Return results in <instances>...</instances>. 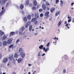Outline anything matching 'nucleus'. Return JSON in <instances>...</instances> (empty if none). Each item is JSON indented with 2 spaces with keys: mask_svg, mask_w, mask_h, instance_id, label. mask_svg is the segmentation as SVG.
<instances>
[{
  "mask_svg": "<svg viewBox=\"0 0 74 74\" xmlns=\"http://www.w3.org/2000/svg\"><path fill=\"white\" fill-rule=\"evenodd\" d=\"M22 60H23V59L22 58H19L18 59L17 62L18 63H21L22 61Z\"/></svg>",
  "mask_w": 74,
  "mask_h": 74,
  "instance_id": "nucleus-8",
  "label": "nucleus"
},
{
  "mask_svg": "<svg viewBox=\"0 0 74 74\" xmlns=\"http://www.w3.org/2000/svg\"><path fill=\"white\" fill-rule=\"evenodd\" d=\"M28 26H29V25L27 24H26V25H25V27L26 28H27V27H28Z\"/></svg>",
  "mask_w": 74,
  "mask_h": 74,
  "instance_id": "nucleus-40",
  "label": "nucleus"
},
{
  "mask_svg": "<svg viewBox=\"0 0 74 74\" xmlns=\"http://www.w3.org/2000/svg\"><path fill=\"white\" fill-rule=\"evenodd\" d=\"M19 52H23V49H22V48H21L19 49Z\"/></svg>",
  "mask_w": 74,
  "mask_h": 74,
  "instance_id": "nucleus-21",
  "label": "nucleus"
},
{
  "mask_svg": "<svg viewBox=\"0 0 74 74\" xmlns=\"http://www.w3.org/2000/svg\"><path fill=\"white\" fill-rule=\"evenodd\" d=\"M12 49H14V47H13V46L12 47Z\"/></svg>",
  "mask_w": 74,
  "mask_h": 74,
  "instance_id": "nucleus-62",
  "label": "nucleus"
},
{
  "mask_svg": "<svg viewBox=\"0 0 74 74\" xmlns=\"http://www.w3.org/2000/svg\"><path fill=\"white\" fill-rule=\"evenodd\" d=\"M3 45L5 46V45H7V42L6 41H4L3 42Z\"/></svg>",
  "mask_w": 74,
  "mask_h": 74,
  "instance_id": "nucleus-12",
  "label": "nucleus"
},
{
  "mask_svg": "<svg viewBox=\"0 0 74 74\" xmlns=\"http://www.w3.org/2000/svg\"><path fill=\"white\" fill-rule=\"evenodd\" d=\"M10 60H12L13 59V56H11L9 58Z\"/></svg>",
  "mask_w": 74,
  "mask_h": 74,
  "instance_id": "nucleus-20",
  "label": "nucleus"
},
{
  "mask_svg": "<svg viewBox=\"0 0 74 74\" xmlns=\"http://www.w3.org/2000/svg\"><path fill=\"white\" fill-rule=\"evenodd\" d=\"M44 55H45V53H44L42 55V56H44Z\"/></svg>",
  "mask_w": 74,
  "mask_h": 74,
  "instance_id": "nucleus-60",
  "label": "nucleus"
},
{
  "mask_svg": "<svg viewBox=\"0 0 74 74\" xmlns=\"http://www.w3.org/2000/svg\"><path fill=\"white\" fill-rule=\"evenodd\" d=\"M2 45V44H1V42H0V47H1Z\"/></svg>",
  "mask_w": 74,
  "mask_h": 74,
  "instance_id": "nucleus-53",
  "label": "nucleus"
},
{
  "mask_svg": "<svg viewBox=\"0 0 74 74\" xmlns=\"http://www.w3.org/2000/svg\"><path fill=\"white\" fill-rule=\"evenodd\" d=\"M49 12L48 11V12H46L45 14V19H48L49 17Z\"/></svg>",
  "mask_w": 74,
  "mask_h": 74,
  "instance_id": "nucleus-2",
  "label": "nucleus"
},
{
  "mask_svg": "<svg viewBox=\"0 0 74 74\" xmlns=\"http://www.w3.org/2000/svg\"><path fill=\"white\" fill-rule=\"evenodd\" d=\"M39 11L40 12H42V11H43V10L42 9H40L39 10Z\"/></svg>",
  "mask_w": 74,
  "mask_h": 74,
  "instance_id": "nucleus-28",
  "label": "nucleus"
},
{
  "mask_svg": "<svg viewBox=\"0 0 74 74\" xmlns=\"http://www.w3.org/2000/svg\"><path fill=\"white\" fill-rule=\"evenodd\" d=\"M59 14V12H57L56 13V16H57Z\"/></svg>",
  "mask_w": 74,
  "mask_h": 74,
  "instance_id": "nucleus-27",
  "label": "nucleus"
},
{
  "mask_svg": "<svg viewBox=\"0 0 74 74\" xmlns=\"http://www.w3.org/2000/svg\"><path fill=\"white\" fill-rule=\"evenodd\" d=\"M31 65H31V64H28L29 66H31Z\"/></svg>",
  "mask_w": 74,
  "mask_h": 74,
  "instance_id": "nucleus-61",
  "label": "nucleus"
},
{
  "mask_svg": "<svg viewBox=\"0 0 74 74\" xmlns=\"http://www.w3.org/2000/svg\"><path fill=\"white\" fill-rule=\"evenodd\" d=\"M4 7L2 8V10H5V9H4Z\"/></svg>",
  "mask_w": 74,
  "mask_h": 74,
  "instance_id": "nucleus-56",
  "label": "nucleus"
},
{
  "mask_svg": "<svg viewBox=\"0 0 74 74\" xmlns=\"http://www.w3.org/2000/svg\"><path fill=\"white\" fill-rule=\"evenodd\" d=\"M37 4V1H34V6H36Z\"/></svg>",
  "mask_w": 74,
  "mask_h": 74,
  "instance_id": "nucleus-19",
  "label": "nucleus"
},
{
  "mask_svg": "<svg viewBox=\"0 0 74 74\" xmlns=\"http://www.w3.org/2000/svg\"><path fill=\"white\" fill-rule=\"evenodd\" d=\"M0 34H1V37H2V40H5L7 38V36L5 35H4V32L1 31H0ZM4 34V35L3 36V35Z\"/></svg>",
  "mask_w": 74,
  "mask_h": 74,
  "instance_id": "nucleus-1",
  "label": "nucleus"
},
{
  "mask_svg": "<svg viewBox=\"0 0 74 74\" xmlns=\"http://www.w3.org/2000/svg\"><path fill=\"white\" fill-rule=\"evenodd\" d=\"M46 4L47 5H49L50 4L48 2H47L46 3Z\"/></svg>",
  "mask_w": 74,
  "mask_h": 74,
  "instance_id": "nucleus-39",
  "label": "nucleus"
},
{
  "mask_svg": "<svg viewBox=\"0 0 74 74\" xmlns=\"http://www.w3.org/2000/svg\"><path fill=\"white\" fill-rule=\"evenodd\" d=\"M2 58V54L0 53V58Z\"/></svg>",
  "mask_w": 74,
  "mask_h": 74,
  "instance_id": "nucleus-41",
  "label": "nucleus"
},
{
  "mask_svg": "<svg viewBox=\"0 0 74 74\" xmlns=\"http://www.w3.org/2000/svg\"><path fill=\"white\" fill-rule=\"evenodd\" d=\"M24 8V5H23V4H21L20 5V8L21 9V10H23Z\"/></svg>",
  "mask_w": 74,
  "mask_h": 74,
  "instance_id": "nucleus-14",
  "label": "nucleus"
},
{
  "mask_svg": "<svg viewBox=\"0 0 74 74\" xmlns=\"http://www.w3.org/2000/svg\"><path fill=\"white\" fill-rule=\"evenodd\" d=\"M49 48L47 47L46 49L45 50V52H47L48 51H49Z\"/></svg>",
  "mask_w": 74,
  "mask_h": 74,
  "instance_id": "nucleus-24",
  "label": "nucleus"
},
{
  "mask_svg": "<svg viewBox=\"0 0 74 74\" xmlns=\"http://www.w3.org/2000/svg\"><path fill=\"white\" fill-rule=\"evenodd\" d=\"M12 74H16V73L14 71H13L12 72Z\"/></svg>",
  "mask_w": 74,
  "mask_h": 74,
  "instance_id": "nucleus-46",
  "label": "nucleus"
},
{
  "mask_svg": "<svg viewBox=\"0 0 74 74\" xmlns=\"http://www.w3.org/2000/svg\"><path fill=\"white\" fill-rule=\"evenodd\" d=\"M37 23H38V22L37 21H36L34 22L35 25H37Z\"/></svg>",
  "mask_w": 74,
  "mask_h": 74,
  "instance_id": "nucleus-35",
  "label": "nucleus"
},
{
  "mask_svg": "<svg viewBox=\"0 0 74 74\" xmlns=\"http://www.w3.org/2000/svg\"><path fill=\"white\" fill-rule=\"evenodd\" d=\"M62 21H60L58 23V26H60V25H61V24L62 23Z\"/></svg>",
  "mask_w": 74,
  "mask_h": 74,
  "instance_id": "nucleus-23",
  "label": "nucleus"
},
{
  "mask_svg": "<svg viewBox=\"0 0 74 74\" xmlns=\"http://www.w3.org/2000/svg\"><path fill=\"white\" fill-rule=\"evenodd\" d=\"M35 16L36 18H39V15L37 13H35Z\"/></svg>",
  "mask_w": 74,
  "mask_h": 74,
  "instance_id": "nucleus-11",
  "label": "nucleus"
},
{
  "mask_svg": "<svg viewBox=\"0 0 74 74\" xmlns=\"http://www.w3.org/2000/svg\"><path fill=\"white\" fill-rule=\"evenodd\" d=\"M32 28H33V27L32 26V25H30L29 27V31H31L32 30Z\"/></svg>",
  "mask_w": 74,
  "mask_h": 74,
  "instance_id": "nucleus-17",
  "label": "nucleus"
},
{
  "mask_svg": "<svg viewBox=\"0 0 74 74\" xmlns=\"http://www.w3.org/2000/svg\"><path fill=\"white\" fill-rule=\"evenodd\" d=\"M43 45H41L39 47V48L40 49H42V48H43Z\"/></svg>",
  "mask_w": 74,
  "mask_h": 74,
  "instance_id": "nucleus-25",
  "label": "nucleus"
},
{
  "mask_svg": "<svg viewBox=\"0 0 74 74\" xmlns=\"http://www.w3.org/2000/svg\"><path fill=\"white\" fill-rule=\"evenodd\" d=\"M3 74H5V73H3Z\"/></svg>",
  "mask_w": 74,
  "mask_h": 74,
  "instance_id": "nucleus-63",
  "label": "nucleus"
},
{
  "mask_svg": "<svg viewBox=\"0 0 74 74\" xmlns=\"http://www.w3.org/2000/svg\"><path fill=\"white\" fill-rule=\"evenodd\" d=\"M28 74H30V72H29Z\"/></svg>",
  "mask_w": 74,
  "mask_h": 74,
  "instance_id": "nucleus-64",
  "label": "nucleus"
},
{
  "mask_svg": "<svg viewBox=\"0 0 74 74\" xmlns=\"http://www.w3.org/2000/svg\"><path fill=\"white\" fill-rule=\"evenodd\" d=\"M22 12L23 14H24V12L22 11Z\"/></svg>",
  "mask_w": 74,
  "mask_h": 74,
  "instance_id": "nucleus-59",
  "label": "nucleus"
},
{
  "mask_svg": "<svg viewBox=\"0 0 74 74\" xmlns=\"http://www.w3.org/2000/svg\"><path fill=\"white\" fill-rule=\"evenodd\" d=\"M2 62L3 63H7L8 62V59L5 58L3 59Z\"/></svg>",
  "mask_w": 74,
  "mask_h": 74,
  "instance_id": "nucleus-4",
  "label": "nucleus"
},
{
  "mask_svg": "<svg viewBox=\"0 0 74 74\" xmlns=\"http://www.w3.org/2000/svg\"><path fill=\"white\" fill-rule=\"evenodd\" d=\"M18 52H16L14 54V57L16 58V60H17V58H18V56H19V55H18Z\"/></svg>",
  "mask_w": 74,
  "mask_h": 74,
  "instance_id": "nucleus-3",
  "label": "nucleus"
},
{
  "mask_svg": "<svg viewBox=\"0 0 74 74\" xmlns=\"http://www.w3.org/2000/svg\"><path fill=\"white\" fill-rule=\"evenodd\" d=\"M29 3V1L28 0H27L25 2V5H28V4Z\"/></svg>",
  "mask_w": 74,
  "mask_h": 74,
  "instance_id": "nucleus-15",
  "label": "nucleus"
},
{
  "mask_svg": "<svg viewBox=\"0 0 74 74\" xmlns=\"http://www.w3.org/2000/svg\"><path fill=\"white\" fill-rule=\"evenodd\" d=\"M19 34H22V32L21 31L19 32Z\"/></svg>",
  "mask_w": 74,
  "mask_h": 74,
  "instance_id": "nucleus-49",
  "label": "nucleus"
},
{
  "mask_svg": "<svg viewBox=\"0 0 74 74\" xmlns=\"http://www.w3.org/2000/svg\"><path fill=\"white\" fill-rule=\"evenodd\" d=\"M27 18L29 20H30V19H31V15H28L27 16Z\"/></svg>",
  "mask_w": 74,
  "mask_h": 74,
  "instance_id": "nucleus-18",
  "label": "nucleus"
},
{
  "mask_svg": "<svg viewBox=\"0 0 74 74\" xmlns=\"http://www.w3.org/2000/svg\"><path fill=\"white\" fill-rule=\"evenodd\" d=\"M20 55L21 57H22V58H25V54L23 53V52H21L20 53Z\"/></svg>",
  "mask_w": 74,
  "mask_h": 74,
  "instance_id": "nucleus-6",
  "label": "nucleus"
},
{
  "mask_svg": "<svg viewBox=\"0 0 74 74\" xmlns=\"http://www.w3.org/2000/svg\"><path fill=\"white\" fill-rule=\"evenodd\" d=\"M42 7L43 10H45L46 8V5L45 4H42Z\"/></svg>",
  "mask_w": 74,
  "mask_h": 74,
  "instance_id": "nucleus-5",
  "label": "nucleus"
},
{
  "mask_svg": "<svg viewBox=\"0 0 74 74\" xmlns=\"http://www.w3.org/2000/svg\"><path fill=\"white\" fill-rule=\"evenodd\" d=\"M12 39H9L7 41V42H8V44H11V42H12Z\"/></svg>",
  "mask_w": 74,
  "mask_h": 74,
  "instance_id": "nucleus-9",
  "label": "nucleus"
},
{
  "mask_svg": "<svg viewBox=\"0 0 74 74\" xmlns=\"http://www.w3.org/2000/svg\"><path fill=\"white\" fill-rule=\"evenodd\" d=\"M38 56H40V53H38Z\"/></svg>",
  "mask_w": 74,
  "mask_h": 74,
  "instance_id": "nucleus-55",
  "label": "nucleus"
},
{
  "mask_svg": "<svg viewBox=\"0 0 74 74\" xmlns=\"http://www.w3.org/2000/svg\"><path fill=\"white\" fill-rule=\"evenodd\" d=\"M24 30H25V28L24 27H23L21 28V31H22V32L24 31Z\"/></svg>",
  "mask_w": 74,
  "mask_h": 74,
  "instance_id": "nucleus-36",
  "label": "nucleus"
},
{
  "mask_svg": "<svg viewBox=\"0 0 74 74\" xmlns=\"http://www.w3.org/2000/svg\"><path fill=\"white\" fill-rule=\"evenodd\" d=\"M50 8H47V10H50Z\"/></svg>",
  "mask_w": 74,
  "mask_h": 74,
  "instance_id": "nucleus-52",
  "label": "nucleus"
},
{
  "mask_svg": "<svg viewBox=\"0 0 74 74\" xmlns=\"http://www.w3.org/2000/svg\"><path fill=\"white\" fill-rule=\"evenodd\" d=\"M39 7H40V5H37L36 7V8H37V9H38V8H39Z\"/></svg>",
  "mask_w": 74,
  "mask_h": 74,
  "instance_id": "nucleus-45",
  "label": "nucleus"
},
{
  "mask_svg": "<svg viewBox=\"0 0 74 74\" xmlns=\"http://www.w3.org/2000/svg\"><path fill=\"white\" fill-rule=\"evenodd\" d=\"M67 21H65L64 24H67Z\"/></svg>",
  "mask_w": 74,
  "mask_h": 74,
  "instance_id": "nucleus-57",
  "label": "nucleus"
},
{
  "mask_svg": "<svg viewBox=\"0 0 74 74\" xmlns=\"http://www.w3.org/2000/svg\"><path fill=\"white\" fill-rule=\"evenodd\" d=\"M11 4V2H8L6 4V7H8V5H9V4Z\"/></svg>",
  "mask_w": 74,
  "mask_h": 74,
  "instance_id": "nucleus-22",
  "label": "nucleus"
},
{
  "mask_svg": "<svg viewBox=\"0 0 74 74\" xmlns=\"http://www.w3.org/2000/svg\"><path fill=\"white\" fill-rule=\"evenodd\" d=\"M36 71H34L33 72V73H32V74H36Z\"/></svg>",
  "mask_w": 74,
  "mask_h": 74,
  "instance_id": "nucleus-44",
  "label": "nucleus"
},
{
  "mask_svg": "<svg viewBox=\"0 0 74 74\" xmlns=\"http://www.w3.org/2000/svg\"><path fill=\"white\" fill-rule=\"evenodd\" d=\"M23 20L25 22H26L27 21V18L26 17H25L23 18Z\"/></svg>",
  "mask_w": 74,
  "mask_h": 74,
  "instance_id": "nucleus-7",
  "label": "nucleus"
},
{
  "mask_svg": "<svg viewBox=\"0 0 74 74\" xmlns=\"http://www.w3.org/2000/svg\"><path fill=\"white\" fill-rule=\"evenodd\" d=\"M73 4H74V3H72L71 4V5L72 6H73Z\"/></svg>",
  "mask_w": 74,
  "mask_h": 74,
  "instance_id": "nucleus-50",
  "label": "nucleus"
},
{
  "mask_svg": "<svg viewBox=\"0 0 74 74\" xmlns=\"http://www.w3.org/2000/svg\"><path fill=\"white\" fill-rule=\"evenodd\" d=\"M13 60H14V61H15V60H16V58H13Z\"/></svg>",
  "mask_w": 74,
  "mask_h": 74,
  "instance_id": "nucleus-54",
  "label": "nucleus"
},
{
  "mask_svg": "<svg viewBox=\"0 0 74 74\" xmlns=\"http://www.w3.org/2000/svg\"><path fill=\"white\" fill-rule=\"evenodd\" d=\"M69 24H66V25H65V26H67V29H70V27H69Z\"/></svg>",
  "mask_w": 74,
  "mask_h": 74,
  "instance_id": "nucleus-32",
  "label": "nucleus"
},
{
  "mask_svg": "<svg viewBox=\"0 0 74 74\" xmlns=\"http://www.w3.org/2000/svg\"><path fill=\"white\" fill-rule=\"evenodd\" d=\"M49 43H50V42H49L47 45V47H49Z\"/></svg>",
  "mask_w": 74,
  "mask_h": 74,
  "instance_id": "nucleus-43",
  "label": "nucleus"
},
{
  "mask_svg": "<svg viewBox=\"0 0 74 74\" xmlns=\"http://www.w3.org/2000/svg\"><path fill=\"white\" fill-rule=\"evenodd\" d=\"M14 45H10L9 47V48H11V47H13Z\"/></svg>",
  "mask_w": 74,
  "mask_h": 74,
  "instance_id": "nucleus-30",
  "label": "nucleus"
},
{
  "mask_svg": "<svg viewBox=\"0 0 74 74\" xmlns=\"http://www.w3.org/2000/svg\"><path fill=\"white\" fill-rule=\"evenodd\" d=\"M40 17H42L43 16V14H41L40 15Z\"/></svg>",
  "mask_w": 74,
  "mask_h": 74,
  "instance_id": "nucleus-38",
  "label": "nucleus"
},
{
  "mask_svg": "<svg viewBox=\"0 0 74 74\" xmlns=\"http://www.w3.org/2000/svg\"><path fill=\"white\" fill-rule=\"evenodd\" d=\"M27 24L29 26V25H30L31 24V22H30V21H28Z\"/></svg>",
  "mask_w": 74,
  "mask_h": 74,
  "instance_id": "nucleus-29",
  "label": "nucleus"
},
{
  "mask_svg": "<svg viewBox=\"0 0 74 74\" xmlns=\"http://www.w3.org/2000/svg\"><path fill=\"white\" fill-rule=\"evenodd\" d=\"M66 69H64L63 70V73H66Z\"/></svg>",
  "mask_w": 74,
  "mask_h": 74,
  "instance_id": "nucleus-37",
  "label": "nucleus"
},
{
  "mask_svg": "<svg viewBox=\"0 0 74 74\" xmlns=\"http://www.w3.org/2000/svg\"><path fill=\"white\" fill-rule=\"evenodd\" d=\"M5 11V10H2L1 12L0 13V16H1L2 15L4 14V12Z\"/></svg>",
  "mask_w": 74,
  "mask_h": 74,
  "instance_id": "nucleus-13",
  "label": "nucleus"
},
{
  "mask_svg": "<svg viewBox=\"0 0 74 74\" xmlns=\"http://www.w3.org/2000/svg\"><path fill=\"white\" fill-rule=\"evenodd\" d=\"M55 10V8H53L51 9L50 10V11L51 12H53Z\"/></svg>",
  "mask_w": 74,
  "mask_h": 74,
  "instance_id": "nucleus-16",
  "label": "nucleus"
},
{
  "mask_svg": "<svg viewBox=\"0 0 74 74\" xmlns=\"http://www.w3.org/2000/svg\"><path fill=\"white\" fill-rule=\"evenodd\" d=\"M58 2H59V0H56V3H58Z\"/></svg>",
  "mask_w": 74,
  "mask_h": 74,
  "instance_id": "nucleus-42",
  "label": "nucleus"
},
{
  "mask_svg": "<svg viewBox=\"0 0 74 74\" xmlns=\"http://www.w3.org/2000/svg\"><path fill=\"white\" fill-rule=\"evenodd\" d=\"M68 18L69 19H70V18H71V17H69V16H68Z\"/></svg>",
  "mask_w": 74,
  "mask_h": 74,
  "instance_id": "nucleus-58",
  "label": "nucleus"
},
{
  "mask_svg": "<svg viewBox=\"0 0 74 74\" xmlns=\"http://www.w3.org/2000/svg\"><path fill=\"white\" fill-rule=\"evenodd\" d=\"M53 39H54V40H56V37H55L54 38H53Z\"/></svg>",
  "mask_w": 74,
  "mask_h": 74,
  "instance_id": "nucleus-51",
  "label": "nucleus"
},
{
  "mask_svg": "<svg viewBox=\"0 0 74 74\" xmlns=\"http://www.w3.org/2000/svg\"><path fill=\"white\" fill-rule=\"evenodd\" d=\"M32 9L34 10H36V7H32Z\"/></svg>",
  "mask_w": 74,
  "mask_h": 74,
  "instance_id": "nucleus-34",
  "label": "nucleus"
},
{
  "mask_svg": "<svg viewBox=\"0 0 74 74\" xmlns=\"http://www.w3.org/2000/svg\"><path fill=\"white\" fill-rule=\"evenodd\" d=\"M19 41H20V40H19V39H18L17 41H16V44H18V42H19Z\"/></svg>",
  "mask_w": 74,
  "mask_h": 74,
  "instance_id": "nucleus-31",
  "label": "nucleus"
},
{
  "mask_svg": "<svg viewBox=\"0 0 74 74\" xmlns=\"http://www.w3.org/2000/svg\"><path fill=\"white\" fill-rule=\"evenodd\" d=\"M71 19H70L69 20H68V22H71Z\"/></svg>",
  "mask_w": 74,
  "mask_h": 74,
  "instance_id": "nucleus-48",
  "label": "nucleus"
},
{
  "mask_svg": "<svg viewBox=\"0 0 74 74\" xmlns=\"http://www.w3.org/2000/svg\"><path fill=\"white\" fill-rule=\"evenodd\" d=\"M42 49H43L44 51L45 50V47H43Z\"/></svg>",
  "mask_w": 74,
  "mask_h": 74,
  "instance_id": "nucleus-47",
  "label": "nucleus"
},
{
  "mask_svg": "<svg viewBox=\"0 0 74 74\" xmlns=\"http://www.w3.org/2000/svg\"><path fill=\"white\" fill-rule=\"evenodd\" d=\"M7 0H3L2 1V2H3V3H6V2H7Z\"/></svg>",
  "mask_w": 74,
  "mask_h": 74,
  "instance_id": "nucleus-33",
  "label": "nucleus"
},
{
  "mask_svg": "<svg viewBox=\"0 0 74 74\" xmlns=\"http://www.w3.org/2000/svg\"><path fill=\"white\" fill-rule=\"evenodd\" d=\"M14 34L15 32H12L10 33V35H11L12 36H13V35H14Z\"/></svg>",
  "mask_w": 74,
  "mask_h": 74,
  "instance_id": "nucleus-26",
  "label": "nucleus"
},
{
  "mask_svg": "<svg viewBox=\"0 0 74 74\" xmlns=\"http://www.w3.org/2000/svg\"><path fill=\"white\" fill-rule=\"evenodd\" d=\"M37 21V18H32L31 20V21L32 22H35V21Z\"/></svg>",
  "mask_w": 74,
  "mask_h": 74,
  "instance_id": "nucleus-10",
  "label": "nucleus"
}]
</instances>
